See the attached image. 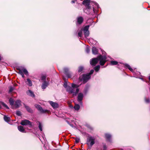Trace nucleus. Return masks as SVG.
I'll use <instances>...</instances> for the list:
<instances>
[{"mask_svg": "<svg viewBox=\"0 0 150 150\" xmlns=\"http://www.w3.org/2000/svg\"><path fill=\"white\" fill-rule=\"evenodd\" d=\"M90 0H84L82 2V4L86 6V10L89 12H86V13L88 14H90L91 13V12H93L94 13V8H92L91 6L89 5L90 4Z\"/></svg>", "mask_w": 150, "mask_h": 150, "instance_id": "nucleus-2", "label": "nucleus"}, {"mask_svg": "<svg viewBox=\"0 0 150 150\" xmlns=\"http://www.w3.org/2000/svg\"><path fill=\"white\" fill-rule=\"evenodd\" d=\"M22 77H23V78H24L25 76L22 75Z\"/></svg>", "mask_w": 150, "mask_h": 150, "instance_id": "nucleus-47", "label": "nucleus"}, {"mask_svg": "<svg viewBox=\"0 0 150 150\" xmlns=\"http://www.w3.org/2000/svg\"><path fill=\"white\" fill-rule=\"evenodd\" d=\"M103 148H104V150H105L107 149V147L106 146V145H105V144H104L103 145Z\"/></svg>", "mask_w": 150, "mask_h": 150, "instance_id": "nucleus-44", "label": "nucleus"}, {"mask_svg": "<svg viewBox=\"0 0 150 150\" xmlns=\"http://www.w3.org/2000/svg\"><path fill=\"white\" fill-rule=\"evenodd\" d=\"M129 69L132 72H133L134 71V70L131 67H130V68H129Z\"/></svg>", "mask_w": 150, "mask_h": 150, "instance_id": "nucleus-42", "label": "nucleus"}, {"mask_svg": "<svg viewBox=\"0 0 150 150\" xmlns=\"http://www.w3.org/2000/svg\"><path fill=\"white\" fill-rule=\"evenodd\" d=\"M140 79H142V81H144L143 79L142 78H140Z\"/></svg>", "mask_w": 150, "mask_h": 150, "instance_id": "nucleus-46", "label": "nucleus"}, {"mask_svg": "<svg viewBox=\"0 0 150 150\" xmlns=\"http://www.w3.org/2000/svg\"><path fill=\"white\" fill-rule=\"evenodd\" d=\"M27 81H28V79H27Z\"/></svg>", "mask_w": 150, "mask_h": 150, "instance_id": "nucleus-51", "label": "nucleus"}, {"mask_svg": "<svg viewBox=\"0 0 150 150\" xmlns=\"http://www.w3.org/2000/svg\"><path fill=\"white\" fill-rule=\"evenodd\" d=\"M82 30L81 29L79 31L78 33V37L80 38L82 37Z\"/></svg>", "mask_w": 150, "mask_h": 150, "instance_id": "nucleus-27", "label": "nucleus"}, {"mask_svg": "<svg viewBox=\"0 0 150 150\" xmlns=\"http://www.w3.org/2000/svg\"><path fill=\"white\" fill-rule=\"evenodd\" d=\"M47 146H45V145H44V148H45V150H51L50 149H47Z\"/></svg>", "mask_w": 150, "mask_h": 150, "instance_id": "nucleus-41", "label": "nucleus"}, {"mask_svg": "<svg viewBox=\"0 0 150 150\" xmlns=\"http://www.w3.org/2000/svg\"><path fill=\"white\" fill-rule=\"evenodd\" d=\"M13 90V88L12 87H10L9 88V92H11Z\"/></svg>", "mask_w": 150, "mask_h": 150, "instance_id": "nucleus-37", "label": "nucleus"}, {"mask_svg": "<svg viewBox=\"0 0 150 150\" xmlns=\"http://www.w3.org/2000/svg\"><path fill=\"white\" fill-rule=\"evenodd\" d=\"M149 81H150V76H149Z\"/></svg>", "mask_w": 150, "mask_h": 150, "instance_id": "nucleus-48", "label": "nucleus"}, {"mask_svg": "<svg viewBox=\"0 0 150 150\" xmlns=\"http://www.w3.org/2000/svg\"><path fill=\"white\" fill-rule=\"evenodd\" d=\"M34 125V123L29 121V127H31Z\"/></svg>", "mask_w": 150, "mask_h": 150, "instance_id": "nucleus-33", "label": "nucleus"}, {"mask_svg": "<svg viewBox=\"0 0 150 150\" xmlns=\"http://www.w3.org/2000/svg\"><path fill=\"white\" fill-rule=\"evenodd\" d=\"M46 76H42L41 78V80L42 81H45L46 80Z\"/></svg>", "mask_w": 150, "mask_h": 150, "instance_id": "nucleus-31", "label": "nucleus"}, {"mask_svg": "<svg viewBox=\"0 0 150 150\" xmlns=\"http://www.w3.org/2000/svg\"><path fill=\"white\" fill-rule=\"evenodd\" d=\"M89 27V25H87L86 26L83 28V32L85 37H87L89 35V32L88 30Z\"/></svg>", "mask_w": 150, "mask_h": 150, "instance_id": "nucleus-8", "label": "nucleus"}, {"mask_svg": "<svg viewBox=\"0 0 150 150\" xmlns=\"http://www.w3.org/2000/svg\"><path fill=\"white\" fill-rule=\"evenodd\" d=\"M86 53H88L90 52V49L88 47H86Z\"/></svg>", "mask_w": 150, "mask_h": 150, "instance_id": "nucleus-35", "label": "nucleus"}, {"mask_svg": "<svg viewBox=\"0 0 150 150\" xmlns=\"http://www.w3.org/2000/svg\"><path fill=\"white\" fill-rule=\"evenodd\" d=\"M82 83H83V82H82Z\"/></svg>", "mask_w": 150, "mask_h": 150, "instance_id": "nucleus-53", "label": "nucleus"}, {"mask_svg": "<svg viewBox=\"0 0 150 150\" xmlns=\"http://www.w3.org/2000/svg\"><path fill=\"white\" fill-rule=\"evenodd\" d=\"M4 119L6 122H8L11 120V118L9 117H8L6 115L4 116Z\"/></svg>", "mask_w": 150, "mask_h": 150, "instance_id": "nucleus-22", "label": "nucleus"}, {"mask_svg": "<svg viewBox=\"0 0 150 150\" xmlns=\"http://www.w3.org/2000/svg\"><path fill=\"white\" fill-rule=\"evenodd\" d=\"M94 71L93 69H91L88 73H87L86 74H83L82 75H91L93 74Z\"/></svg>", "mask_w": 150, "mask_h": 150, "instance_id": "nucleus-24", "label": "nucleus"}, {"mask_svg": "<svg viewBox=\"0 0 150 150\" xmlns=\"http://www.w3.org/2000/svg\"><path fill=\"white\" fill-rule=\"evenodd\" d=\"M84 69V68L83 66H80L78 67V72L79 73L82 72Z\"/></svg>", "mask_w": 150, "mask_h": 150, "instance_id": "nucleus-21", "label": "nucleus"}, {"mask_svg": "<svg viewBox=\"0 0 150 150\" xmlns=\"http://www.w3.org/2000/svg\"><path fill=\"white\" fill-rule=\"evenodd\" d=\"M71 2L72 4L74 3L75 2V0H72L71 1Z\"/></svg>", "mask_w": 150, "mask_h": 150, "instance_id": "nucleus-45", "label": "nucleus"}, {"mask_svg": "<svg viewBox=\"0 0 150 150\" xmlns=\"http://www.w3.org/2000/svg\"><path fill=\"white\" fill-rule=\"evenodd\" d=\"M145 101L146 103H149L150 102L149 99L146 98L145 99Z\"/></svg>", "mask_w": 150, "mask_h": 150, "instance_id": "nucleus-40", "label": "nucleus"}, {"mask_svg": "<svg viewBox=\"0 0 150 150\" xmlns=\"http://www.w3.org/2000/svg\"><path fill=\"white\" fill-rule=\"evenodd\" d=\"M136 77V78H138V77Z\"/></svg>", "mask_w": 150, "mask_h": 150, "instance_id": "nucleus-52", "label": "nucleus"}, {"mask_svg": "<svg viewBox=\"0 0 150 150\" xmlns=\"http://www.w3.org/2000/svg\"><path fill=\"white\" fill-rule=\"evenodd\" d=\"M63 73L65 75H71L72 74L69 71V69L67 67H64L63 69Z\"/></svg>", "mask_w": 150, "mask_h": 150, "instance_id": "nucleus-10", "label": "nucleus"}, {"mask_svg": "<svg viewBox=\"0 0 150 150\" xmlns=\"http://www.w3.org/2000/svg\"><path fill=\"white\" fill-rule=\"evenodd\" d=\"M1 104L5 108H6L7 109H9L8 107L3 102H1Z\"/></svg>", "mask_w": 150, "mask_h": 150, "instance_id": "nucleus-30", "label": "nucleus"}, {"mask_svg": "<svg viewBox=\"0 0 150 150\" xmlns=\"http://www.w3.org/2000/svg\"><path fill=\"white\" fill-rule=\"evenodd\" d=\"M50 103L54 109H56L58 107V104L52 101H50Z\"/></svg>", "mask_w": 150, "mask_h": 150, "instance_id": "nucleus-12", "label": "nucleus"}, {"mask_svg": "<svg viewBox=\"0 0 150 150\" xmlns=\"http://www.w3.org/2000/svg\"><path fill=\"white\" fill-rule=\"evenodd\" d=\"M118 62L117 61L112 60L110 61V64L112 65H114L117 64Z\"/></svg>", "mask_w": 150, "mask_h": 150, "instance_id": "nucleus-23", "label": "nucleus"}, {"mask_svg": "<svg viewBox=\"0 0 150 150\" xmlns=\"http://www.w3.org/2000/svg\"><path fill=\"white\" fill-rule=\"evenodd\" d=\"M83 21V18L81 16L78 17L77 18V22L79 24H81Z\"/></svg>", "mask_w": 150, "mask_h": 150, "instance_id": "nucleus-14", "label": "nucleus"}, {"mask_svg": "<svg viewBox=\"0 0 150 150\" xmlns=\"http://www.w3.org/2000/svg\"><path fill=\"white\" fill-rule=\"evenodd\" d=\"M74 108L75 110H78L80 108V106L78 104H76L74 107Z\"/></svg>", "mask_w": 150, "mask_h": 150, "instance_id": "nucleus-25", "label": "nucleus"}, {"mask_svg": "<svg viewBox=\"0 0 150 150\" xmlns=\"http://www.w3.org/2000/svg\"><path fill=\"white\" fill-rule=\"evenodd\" d=\"M21 124L22 125H28V120H22Z\"/></svg>", "mask_w": 150, "mask_h": 150, "instance_id": "nucleus-18", "label": "nucleus"}, {"mask_svg": "<svg viewBox=\"0 0 150 150\" xmlns=\"http://www.w3.org/2000/svg\"><path fill=\"white\" fill-rule=\"evenodd\" d=\"M105 136L107 140L108 141H110L111 136L110 134H106Z\"/></svg>", "mask_w": 150, "mask_h": 150, "instance_id": "nucleus-19", "label": "nucleus"}, {"mask_svg": "<svg viewBox=\"0 0 150 150\" xmlns=\"http://www.w3.org/2000/svg\"><path fill=\"white\" fill-rule=\"evenodd\" d=\"M29 112L32 113L33 112V110L30 108H29Z\"/></svg>", "mask_w": 150, "mask_h": 150, "instance_id": "nucleus-43", "label": "nucleus"}, {"mask_svg": "<svg viewBox=\"0 0 150 150\" xmlns=\"http://www.w3.org/2000/svg\"><path fill=\"white\" fill-rule=\"evenodd\" d=\"M29 95L32 98H34L35 97V95L33 92L29 90Z\"/></svg>", "mask_w": 150, "mask_h": 150, "instance_id": "nucleus-20", "label": "nucleus"}, {"mask_svg": "<svg viewBox=\"0 0 150 150\" xmlns=\"http://www.w3.org/2000/svg\"><path fill=\"white\" fill-rule=\"evenodd\" d=\"M91 76H81L79 79L80 81H82L83 83L86 82L91 78Z\"/></svg>", "mask_w": 150, "mask_h": 150, "instance_id": "nucleus-4", "label": "nucleus"}, {"mask_svg": "<svg viewBox=\"0 0 150 150\" xmlns=\"http://www.w3.org/2000/svg\"><path fill=\"white\" fill-rule=\"evenodd\" d=\"M100 66L99 65H97L94 68V69L97 72L99 71L100 69Z\"/></svg>", "mask_w": 150, "mask_h": 150, "instance_id": "nucleus-28", "label": "nucleus"}, {"mask_svg": "<svg viewBox=\"0 0 150 150\" xmlns=\"http://www.w3.org/2000/svg\"><path fill=\"white\" fill-rule=\"evenodd\" d=\"M16 115L18 116H20L21 115V112L20 111H17L16 112Z\"/></svg>", "mask_w": 150, "mask_h": 150, "instance_id": "nucleus-36", "label": "nucleus"}, {"mask_svg": "<svg viewBox=\"0 0 150 150\" xmlns=\"http://www.w3.org/2000/svg\"><path fill=\"white\" fill-rule=\"evenodd\" d=\"M75 142L76 143H78L80 141V139L79 138H76L75 139Z\"/></svg>", "mask_w": 150, "mask_h": 150, "instance_id": "nucleus-34", "label": "nucleus"}, {"mask_svg": "<svg viewBox=\"0 0 150 150\" xmlns=\"http://www.w3.org/2000/svg\"><path fill=\"white\" fill-rule=\"evenodd\" d=\"M49 84V82L44 81L41 86L42 88L44 90L48 86Z\"/></svg>", "mask_w": 150, "mask_h": 150, "instance_id": "nucleus-13", "label": "nucleus"}, {"mask_svg": "<svg viewBox=\"0 0 150 150\" xmlns=\"http://www.w3.org/2000/svg\"><path fill=\"white\" fill-rule=\"evenodd\" d=\"M98 56L96 58H93L91 59L90 61V64L92 66H95L98 63Z\"/></svg>", "mask_w": 150, "mask_h": 150, "instance_id": "nucleus-9", "label": "nucleus"}, {"mask_svg": "<svg viewBox=\"0 0 150 150\" xmlns=\"http://www.w3.org/2000/svg\"><path fill=\"white\" fill-rule=\"evenodd\" d=\"M32 83L30 80L29 79V86H32Z\"/></svg>", "mask_w": 150, "mask_h": 150, "instance_id": "nucleus-38", "label": "nucleus"}, {"mask_svg": "<svg viewBox=\"0 0 150 150\" xmlns=\"http://www.w3.org/2000/svg\"><path fill=\"white\" fill-rule=\"evenodd\" d=\"M18 73L21 75L26 74L28 73L27 69L23 67L22 66L19 67L18 68Z\"/></svg>", "mask_w": 150, "mask_h": 150, "instance_id": "nucleus-7", "label": "nucleus"}, {"mask_svg": "<svg viewBox=\"0 0 150 150\" xmlns=\"http://www.w3.org/2000/svg\"><path fill=\"white\" fill-rule=\"evenodd\" d=\"M98 61H100L99 64L101 66H103L106 62V57L105 56H103L101 54L98 56Z\"/></svg>", "mask_w": 150, "mask_h": 150, "instance_id": "nucleus-3", "label": "nucleus"}, {"mask_svg": "<svg viewBox=\"0 0 150 150\" xmlns=\"http://www.w3.org/2000/svg\"><path fill=\"white\" fill-rule=\"evenodd\" d=\"M92 52L94 54H97L98 53V50L96 47H93L92 49Z\"/></svg>", "mask_w": 150, "mask_h": 150, "instance_id": "nucleus-16", "label": "nucleus"}, {"mask_svg": "<svg viewBox=\"0 0 150 150\" xmlns=\"http://www.w3.org/2000/svg\"><path fill=\"white\" fill-rule=\"evenodd\" d=\"M83 94L81 93H80L78 95L77 97V100L81 104H82V100L83 99Z\"/></svg>", "mask_w": 150, "mask_h": 150, "instance_id": "nucleus-11", "label": "nucleus"}, {"mask_svg": "<svg viewBox=\"0 0 150 150\" xmlns=\"http://www.w3.org/2000/svg\"><path fill=\"white\" fill-rule=\"evenodd\" d=\"M21 105V101L20 100H17L15 103L14 106L16 108L19 107Z\"/></svg>", "mask_w": 150, "mask_h": 150, "instance_id": "nucleus-15", "label": "nucleus"}, {"mask_svg": "<svg viewBox=\"0 0 150 150\" xmlns=\"http://www.w3.org/2000/svg\"><path fill=\"white\" fill-rule=\"evenodd\" d=\"M95 139V138L94 137H89L87 138L86 144L91 146L94 144Z\"/></svg>", "mask_w": 150, "mask_h": 150, "instance_id": "nucleus-5", "label": "nucleus"}, {"mask_svg": "<svg viewBox=\"0 0 150 150\" xmlns=\"http://www.w3.org/2000/svg\"><path fill=\"white\" fill-rule=\"evenodd\" d=\"M124 66L126 68H127L128 69H129L131 67L130 66L127 64H125Z\"/></svg>", "mask_w": 150, "mask_h": 150, "instance_id": "nucleus-32", "label": "nucleus"}, {"mask_svg": "<svg viewBox=\"0 0 150 150\" xmlns=\"http://www.w3.org/2000/svg\"><path fill=\"white\" fill-rule=\"evenodd\" d=\"M35 107L40 112L42 113H49L50 111L47 110H43L41 106L38 104H35Z\"/></svg>", "mask_w": 150, "mask_h": 150, "instance_id": "nucleus-6", "label": "nucleus"}, {"mask_svg": "<svg viewBox=\"0 0 150 150\" xmlns=\"http://www.w3.org/2000/svg\"><path fill=\"white\" fill-rule=\"evenodd\" d=\"M38 122V123L39 124L38 127H39L40 130V131H42V126L41 125V124L39 122Z\"/></svg>", "mask_w": 150, "mask_h": 150, "instance_id": "nucleus-26", "label": "nucleus"}, {"mask_svg": "<svg viewBox=\"0 0 150 150\" xmlns=\"http://www.w3.org/2000/svg\"><path fill=\"white\" fill-rule=\"evenodd\" d=\"M18 130L21 132L23 133H25V129L23 128V127L21 125L18 126Z\"/></svg>", "mask_w": 150, "mask_h": 150, "instance_id": "nucleus-17", "label": "nucleus"}, {"mask_svg": "<svg viewBox=\"0 0 150 150\" xmlns=\"http://www.w3.org/2000/svg\"><path fill=\"white\" fill-rule=\"evenodd\" d=\"M139 74H141L140 73V72H139Z\"/></svg>", "mask_w": 150, "mask_h": 150, "instance_id": "nucleus-49", "label": "nucleus"}, {"mask_svg": "<svg viewBox=\"0 0 150 150\" xmlns=\"http://www.w3.org/2000/svg\"><path fill=\"white\" fill-rule=\"evenodd\" d=\"M72 76H74V78H76L77 76H64L63 79L64 80V83L63 86L64 87L67 88V91L70 93H72L73 96H76L79 91V89L78 88L79 86L75 84H72L71 87H67V79L71 78Z\"/></svg>", "mask_w": 150, "mask_h": 150, "instance_id": "nucleus-1", "label": "nucleus"}, {"mask_svg": "<svg viewBox=\"0 0 150 150\" xmlns=\"http://www.w3.org/2000/svg\"><path fill=\"white\" fill-rule=\"evenodd\" d=\"M1 105H0V109L1 108Z\"/></svg>", "mask_w": 150, "mask_h": 150, "instance_id": "nucleus-50", "label": "nucleus"}, {"mask_svg": "<svg viewBox=\"0 0 150 150\" xmlns=\"http://www.w3.org/2000/svg\"><path fill=\"white\" fill-rule=\"evenodd\" d=\"M86 126L88 127V128L90 129H92V127L89 125H88V124L86 125Z\"/></svg>", "mask_w": 150, "mask_h": 150, "instance_id": "nucleus-39", "label": "nucleus"}, {"mask_svg": "<svg viewBox=\"0 0 150 150\" xmlns=\"http://www.w3.org/2000/svg\"><path fill=\"white\" fill-rule=\"evenodd\" d=\"M9 103L11 105H13L14 104V101L13 99L11 98L9 100Z\"/></svg>", "mask_w": 150, "mask_h": 150, "instance_id": "nucleus-29", "label": "nucleus"}]
</instances>
